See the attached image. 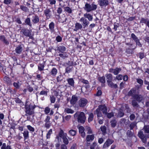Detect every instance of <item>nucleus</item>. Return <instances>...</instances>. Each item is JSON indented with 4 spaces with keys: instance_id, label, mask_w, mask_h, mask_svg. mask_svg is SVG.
Segmentation results:
<instances>
[{
    "instance_id": "obj_60",
    "label": "nucleus",
    "mask_w": 149,
    "mask_h": 149,
    "mask_svg": "<svg viewBox=\"0 0 149 149\" xmlns=\"http://www.w3.org/2000/svg\"><path fill=\"white\" fill-rule=\"evenodd\" d=\"M135 116L134 114H132L130 116V118L131 121L133 120L135 118Z\"/></svg>"
},
{
    "instance_id": "obj_53",
    "label": "nucleus",
    "mask_w": 149,
    "mask_h": 149,
    "mask_svg": "<svg viewBox=\"0 0 149 149\" xmlns=\"http://www.w3.org/2000/svg\"><path fill=\"white\" fill-rule=\"evenodd\" d=\"M131 36L132 38L135 42L137 41V40H138L139 39L138 38L134 33H132L131 34Z\"/></svg>"
},
{
    "instance_id": "obj_56",
    "label": "nucleus",
    "mask_w": 149,
    "mask_h": 149,
    "mask_svg": "<svg viewBox=\"0 0 149 149\" xmlns=\"http://www.w3.org/2000/svg\"><path fill=\"white\" fill-rule=\"evenodd\" d=\"M79 132L80 133L84 132V129L82 126H80L78 127Z\"/></svg>"
},
{
    "instance_id": "obj_34",
    "label": "nucleus",
    "mask_w": 149,
    "mask_h": 149,
    "mask_svg": "<svg viewBox=\"0 0 149 149\" xmlns=\"http://www.w3.org/2000/svg\"><path fill=\"white\" fill-rule=\"evenodd\" d=\"M145 133H149V125H145L143 129Z\"/></svg>"
},
{
    "instance_id": "obj_30",
    "label": "nucleus",
    "mask_w": 149,
    "mask_h": 149,
    "mask_svg": "<svg viewBox=\"0 0 149 149\" xmlns=\"http://www.w3.org/2000/svg\"><path fill=\"white\" fill-rule=\"evenodd\" d=\"M95 113L96 114L98 118L102 116V115L101 111L98 108L95 110Z\"/></svg>"
},
{
    "instance_id": "obj_5",
    "label": "nucleus",
    "mask_w": 149,
    "mask_h": 149,
    "mask_svg": "<svg viewBox=\"0 0 149 149\" xmlns=\"http://www.w3.org/2000/svg\"><path fill=\"white\" fill-rule=\"evenodd\" d=\"M87 100L84 98H81L78 102L79 106L81 107H85L88 103Z\"/></svg>"
},
{
    "instance_id": "obj_48",
    "label": "nucleus",
    "mask_w": 149,
    "mask_h": 149,
    "mask_svg": "<svg viewBox=\"0 0 149 149\" xmlns=\"http://www.w3.org/2000/svg\"><path fill=\"white\" fill-rule=\"evenodd\" d=\"M20 9L23 11L25 12H27L28 10V8L23 5H21L20 6Z\"/></svg>"
},
{
    "instance_id": "obj_14",
    "label": "nucleus",
    "mask_w": 149,
    "mask_h": 149,
    "mask_svg": "<svg viewBox=\"0 0 149 149\" xmlns=\"http://www.w3.org/2000/svg\"><path fill=\"white\" fill-rule=\"evenodd\" d=\"M113 142V140L111 139H107L103 145V148H106L107 147H108Z\"/></svg>"
},
{
    "instance_id": "obj_40",
    "label": "nucleus",
    "mask_w": 149,
    "mask_h": 149,
    "mask_svg": "<svg viewBox=\"0 0 149 149\" xmlns=\"http://www.w3.org/2000/svg\"><path fill=\"white\" fill-rule=\"evenodd\" d=\"M100 129L103 135H104L107 133L106 127L105 126L101 127Z\"/></svg>"
},
{
    "instance_id": "obj_21",
    "label": "nucleus",
    "mask_w": 149,
    "mask_h": 149,
    "mask_svg": "<svg viewBox=\"0 0 149 149\" xmlns=\"http://www.w3.org/2000/svg\"><path fill=\"white\" fill-rule=\"evenodd\" d=\"M105 76L106 78L107 82L112 80L113 76L110 73L107 74L105 75Z\"/></svg>"
},
{
    "instance_id": "obj_39",
    "label": "nucleus",
    "mask_w": 149,
    "mask_h": 149,
    "mask_svg": "<svg viewBox=\"0 0 149 149\" xmlns=\"http://www.w3.org/2000/svg\"><path fill=\"white\" fill-rule=\"evenodd\" d=\"M25 22L26 24L29 25L30 26H32V24L31 22L30 19L29 17H27L25 19Z\"/></svg>"
},
{
    "instance_id": "obj_7",
    "label": "nucleus",
    "mask_w": 149,
    "mask_h": 149,
    "mask_svg": "<svg viewBox=\"0 0 149 149\" xmlns=\"http://www.w3.org/2000/svg\"><path fill=\"white\" fill-rule=\"evenodd\" d=\"M121 70L120 68H116L115 69L111 68L109 69V72L113 73L115 75H117Z\"/></svg>"
},
{
    "instance_id": "obj_12",
    "label": "nucleus",
    "mask_w": 149,
    "mask_h": 149,
    "mask_svg": "<svg viewBox=\"0 0 149 149\" xmlns=\"http://www.w3.org/2000/svg\"><path fill=\"white\" fill-rule=\"evenodd\" d=\"M133 98L137 101L139 102L143 99V97L141 95L136 94L134 95Z\"/></svg>"
},
{
    "instance_id": "obj_11",
    "label": "nucleus",
    "mask_w": 149,
    "mask_h": 149,
    "mask_svg": "<svg viewBox=\"0 0 149 149\" xmlns=\"http://www.w3.org/2000/svg\"><path fill=\"white\" fill-rule=\"evenodd\" d=\"M98 108L102 111L103 114H107V107L105 105H101L99 106Z\"/></svg>"
},
{
    "instance_id": "obj_62",
    "label": "nucleus",
    "mask_w": 149,
    "mask_h": 149,
    "mask_svg": "<svg viewBox=\"0 0 149 149\" xmlns=\"http://www.w3.org/2000/svg\"><path fill=\"white\" fill-rule=\"evenodd\" d=\"M57 81L58 82L61 81L63 79V77L61 76V75L58 76L56 78Z\"/></svg>"
},
{
    "instance_id": "obj_35",
    "label": "nucleus",
    "mask_w": 149,
    "mask_h": 149,
    "mask_svg": "<svg viewBox=\"0 0 149 149\" xmlns=\"http://www.w3.org/2000/svg\"><path fill=\"white\" fill-rule=\"evenodd\" d=\"M13 84L14 87L16 89L19 88L21 85V84L19 81H17L16 82H14Z\"/></svg>"
},
{
    "instance_id": "obj_16",
    "label": "nucleus",
    "mask_w": 149,
    "mask_h": 149,
    "mask_svg": "<svg viewBox=\"0 0 149 149\" xmlns=\"http://www.w3.org/2000/svg\"><path fill=\"white\" fill-rule=\"evenodd\" d=\"M136 90L135 88H133L132 89L128 92V95L129 96H132L133 98L134 97V95L136 94Z\"/></svg>"
},
{
    "instance_id": "obj_2",
    "label": "nucleus",
    "mask_w": 149,
    "mask_h": 149,
    "mask_svg": "<svg viewBox=\"0 0 149 149\" xmlns=\"http://www.w3.org/2000/svg\"><path fill=\"white\" fill-rule=\"evenodd\" d=\"M36 106L33 104H30L29 105L26 104L25 105V115L27 116V115H31L34 114V109Z\"/></svg>"
},
{
    "instance_id": "obj_28",
    "label": "nucleus",
    "mask_w": 149,
    "mask_h": 149,
    "mask_svg": "<svg viewBox=\"0 0 149 149\" xmlns=\"http://www.w3.org/2000/svg\"><path fill=\"white\" fill-rule=\"evenodd\" d=\"M124 115V113L123 110L120 109L118 111V113L117 115V117L119 118L122 117Z\"/></svg>"
},
{
    "instance_id": "obj_24",
    "label": "nucleus",
    "mask_w": 149,
    "mask_h": 149,
    "mask_svg": "<svg viewBox=\"0 0 149 149\" xmlns=\"http://www.w3.org/2000/svg\"><path fill=\"white\" fill-rule=\"evenodd\" d=\"M94 138V134L88 135L87 136L86 139L87 141H90L93 140Z\"/></svg>"
},
{
    "instance_id": "obj_63",
    "label": "nucleus",
    "mask_w": 149,
    "mask_h": 149,
    "mask_svg": "<svg viewBox=\"0 0 149 149\" xmlns=\"http://www.w3.org/2000/svg\"><path fill=\"white\" fill-rule=\"evenodd\" d=\"M27 128L31 132H34V128L30 125L27 126Z\"/></svg>"
},
{
    "instance_id": "obj_10",
    "label": "nucleus",
    "mask_w": 149,
    "mask_h": 149,
    "mask_svg": "<svg viewBox=\"0 0 149 149\" xmlns=\"http://www.w3.org/2000/svg\"><path fill=\"white\" fill-rule=\"evenodd\" d=\"M99 5L100 6H106L108 5L109 2L108 0H99Z\"/></svg>"
},
{
    "instance_id": "obj_8",
    "label": "nucleus",
    "mask_w": 149,
    "mask_h": 149,
    "mask_svg": "<svg viewBox=\"0 0 149 149\" xmlns=\"http://www.w3.org/2000/svg\"><path fill=\"white\" fill-rule=\"evenodd\" d=\"M80 21L82 22V25L84 28L87 26L89 23V21L85 17H81L80 19Z\"/></svg>"
},
{
    "instance_id": "obj_41",
    "label": "nucleus",
    "mask_w": 149,
    "mask_h": 149,
    "mask_svg": "<svg viewBox=\"0 0 149 149\" xmlns=\"http://www.w3.org/2000/svg\"><path fill=\"white\" fill-rule=\"evenodd\" d=\"M98 79L99 81L102 83L104 84L105 82V79L104 76L99 77Z\"/></svg>"
},
{
    "instance_id": "obj_6",
    "label": "nucleus",
    "mask_w": 149,
    "mask_h": 149,
    "mask_svg": "<svg viewBox=\"0 0 149 149\" xmlns=\"http://www.w3.org/2000/svg\"><path fill=\"white\" fill-rule=\"evenodd\" d=\"M23 45H19L17 46L15 50V51L16 53L20 54L23 51Z\"/></svg>"
},
{
    "instance_id": "obj_49",
    "label": "nucleus",
    "mask_w": 149,
    "mask_h": 149,
    "mask_svg": "<svg viewBox=\"0 0 149 149\" xmlns=\"http://www.w3.org/2000/svg\"><path fill=\"white\" fill-rule=\"evenodd\" d=\"M65 10L67 12L71 13L72 12V10L71 8L69 7H65Z\"/></svg>"
},
{
    "instance_id": "obj_13",
    "label": "nucleus",
    "mask_w": 149,
    "mask_h": 149,
    "mask_svg": "<svg viewBox=\"0 0 149 149\" xmlns=\"http://www.w3.org/2000/svg\"><path fill=\"white\" fill-rule=\"evenodd\" d=\"M77 100V97L75 95H73L70 101V103L71 104L74 105L76 104Z\"/></svg>"
},
{
    "instance_id": "obj_43",
    "label": "nucleus",
    "mask_w": 149,
    "mask_h": 149,
    "mask_svg": "<svg viewBox=\"0 0 149 149\" xmlns=\"http://www.w3.org/2000/svg\"><path fill=\"white\" fill-rule=\"evenodd\" d=\"M1 149H11V148L10 146L8 145L6 146V144L3 143L1 148Z\"/></svg>"
},
{
    "instance_id": "obj_29",
    "label": "nucleus",
    "mask_w": 149,
    "mask_h": 149,
    "mask_svg": "<svg viewBox=\"0 0 149 149\" xmlns=\"http://www.w3.org/2000/svg\"><path fill=\"white\" fill-rule=\"evenodd\" d=\"M132 104L133 106L134 107L138 108L139 107L136 101L135 100H133L132 101Z\"/></svg>"
},
{
    "instance_id": "obj_42",
    "label": "nucleus",
    "mask_w": 149,
    "mask_h": 149,
    "mask_svg": "<svg viewBox=\"0 0 149 149\" xmlns=\"http://www.w3.org/2000/svg\"><path fill=\"white\" fill-rule=\"evenodd\" d=\"M65 112L69 113H74V111L70 109L66 108L65 109Z\"/></svg>"
},
{
    "instance_id": "obj_61",
    "label": "nucleus",
    "mask_w": 149,
    "mask_h": 149,
    "mask_svg": "<svg viewBox=\"0 0 149 149\" xmlns=\"http://www.w3.org/2000/svg\"><path fill=\"white\" fill-rule=\"evenodd\" d=\"M107 117L110 118H111V117L113 116V113L112 112H111L109 113H107Z\"/></svg>"
},
{
    "instance_id": "obj_3",
    "label": "nucleus",
    "mask_w": 149,
    "mask_h": 149,
    "mask_svg": "<svg viewBox=\"0 0 149 149\" xmlns=\"http://www.w3.org/2000/svg\"><path fill=\"white\" fill-rule=\"evenodd\" d=\"M97 8V5L93 3L90 4L88 3H86L85 4L84 9L86 12H89L95 10Z\"/></svg>"
},
{
    "instance_id": "obj_1",
    "label": "nucleus",
    "mask_w": 149,
    "mask_h": 149,
    "mask_svg": "<svg viewBox=\"0 0 149 149\" xmlns=\"http://www.w3.org/2000/svg\"><path fill=\"white\" fill-rule=\"evenodd\" d=\"M74 116L75 119H77L78 122L82 123H84L86 119L85 114L82 112L77 111L74 114Z\"/></svg>"
},
{
    "instance_id": "obj_51",
    "label": "nucleus",
    "mask_w": 149,
    "mask_h": 149,
    "mask_svg": "<svg viewBox=\"0 0 149 149\" xmlns=\"http://www.w3.org/2000/svg\"><path fill=\"white\" fill-rule=\"evenodd\" d=\"M127 135L129 137H131L133 135V132L130 130H128L126 132Z\"/></svg>"
},
{
    "instance_id": "obj_4",
    "label": "nucleus",
    "mask_w": 149,
    "mask_h": 149,
    "mask_svg": "<svg viewBox=\"0 0 149 149\" xmlns=\"http://www.w3.org/2000/svg\"><path fill=\"white\" fill-rule=\"evenodd\" d=\"M138 136L141 139L142 142L146 144L147 143V139L149 138V134L144 135L143 131H139L138 134Z\"/></svg>"
},
{
    "instance_id": "obj_18",
    "label": "nucleus",
    "mask_w": 149,
    "mask_h": 149,
    "mask_svg": "<svg viewBox=\"0 0 149 149\" xmlns=\"http://www.w3.org/2000/svg\"><path fill=\"white\" fill-rule=\"evenodd\" d=\"M0 40L6 45H8L9 43L8 41L6 38L4 36H0Z\"/></svg>"
},
{
    "instance_id": "obj_17",
    "label": "nucleus",
    "mask_w": 149,
    "mask_h": 149,
    "mask_svg": "<svg viewBox=\"0 0 149 149\" xmlns=\"http://www.w3.org/2000/svg\"><path fill=\"white\" fill-rule=\"evenodd\" d=\"M31 20L33 24H36L38 23L39 21L38 16L36 15L33 16Z\"/></svg>"
},
{
    "instance_id": "obj_20",
    "label": "nucleus",
    "mask_w": 149,
    "mask_h": 149,
    "mask_svg": "<svg viewBox=\"0 0 149 149\" xmlns=\"http://www.w3.org/2000/svg\"><path fill=\"white\" fill-rule=\"evenodd\" d=\"M82 25L79 23H77L75 24V28L74 31H77L78 30L81 29L82 28Z\"/></svg>"
},
{
    "instance_id": "obj_32",
    "label": "nucleus",
    "mask_w": 149,
    "mask_h": 149,
    "mask_svg": "<svg viewBox=\"0 0 149 149\" xmlns=\"http://www.w3.org/2000/svg\"><path fill=\"white\" fill-rule=\"evenodd\" d=\"M51 11L49 9H47L44 11V13L45 15L48 18H49L50 17V15L49 14V13Z\"/></svg>"
},
{
    "instance_id": "obj_59",
    "label": "nucleus",
    "mask_w": 149,
    "mask_h": 149,
    "mask_svg": "<svg viewBox=\"0 0 149 149\" xmlns=\"http://www.w3.org/2000/svg\"><path fill=\"white\" fill-rule=\"evenodd\" d=\"M47 91H42L40 92L39 94L40 95H42L47 96Z\"/></svg>"
},
{
    "instance_id": "obj_25",
    "label": "nucleus",
    "mask_w": 149,
    "mask_h": 149,
    "mask_svg": "<svg viewBox=\"0 0 149 149\" xmlns=\"http://www.w3.org/2000/svg\"><path fill=\"white\" fill-rule=\"evenodd\" d=\"M49 27L51 33L53 32L54 31V22H52L50 23L49 24Z\"/></svg>"
},
{
    "instance_id": "obj_33",
    "label": "nucleus",
    "mask_w": 149,
    "mask_h": 149,
    "mask_svg": "<svg viewBox=\"0 0 149 149\" xmlns=\"http://www.w3.org/2000/svg\"><path fill=\"white\" fill-rule=\"evenodd\" d=\"M3 80L8 84H10L11 83V79L8 77L5 76L3 78Z\"/></svg>"
},
{
    "instance_id": "obj_9",
    "label": "nucleus",
    "mask_w": 149,
    "mask_h": 149,
    "mask_svg": "<svg viewBox=\"0 0 149 149\" xmlns=\"http://www.w3.org/2000/svg\"><path fill=\"white\" fill-rule=\"evenodd\" d=\"M22 33L26 36L29 37L30 38L31 37V32L29 30L26 29H22L21 31Z\"/></svg>"
},
{
    "instance_id": "obj_55",
    "label": "nucleus",
    "mask_w": 149,
    "mask_h": 149,
    "mask_svg": "<svg viewBox=\"0 0 149 149\" xmlns=\"http://www.w3.org/2000/svg\"><path fill=\"white\" fill-rule=\"evenodd\" d=\"M56 98L53 95L50 96V100L51 103H54L55 102Z\"/></svg>"
},
{
    "instance_id": "obj_44",
    "label": "nucleus",
    "mask_w": 149,
    "mask_h": 149,
    "mask_svg": "<svg viewBox=\"0 0 149 149\" xmlns=\"http://www.w3.org/2000/svg\"><path fill=\"white\" fill-rule=\"evenodd\" d=\"M94 116L93 113H90L89 115L88 119V122L90 123L92 121L93 118Z\"/></svg>"
},
{
    "instance_id": "obj_15",
    "label": "nucleus",
    "mask_w": 149,
    "mask_h": 149,
    "mask_svg": "<svg viewBox=\"0 0 149 149\" xmlns=\"http://www.w3.org/2000/svg\"><path fill=\"white\" fill-rule=\"evenodd\" d=\"M140 23L145 24L146 26L149 28V19H148L141 18Z\"/></svg>"
},
{
    "instance_id": "obj_47",
    "label": "nucleus",
    "mask_w": 149,
    "mask_h": 149,
    "mask_svg": "<svg viewBox=\"0 0 149 149\" xmlns=\"http://www.w3.org/2000/svg\"><path fill=\"white\" fill-rule=\"evenodd\" d=\"M44 67V64L43 63L40 64L38 65V69L40 71L43 70Z\"/></svg>"
},
{
    "instance_id": "obj_31",
    "label": "nucleus",
    "mask_w": 149,
    "mask_h": 149,
    "mask_svg": "<svg viewBox=\"0 0 149 149\" xmlns=\"http://www.w3.org/2000/svg\"><path fill=\"white\" fill-rule=\"evenodd\" d=\"M77 131L76 130H70L68 132V134L70 136H74L76 134Z\"/></svg>"
},
{
    "instance_id": "obj_52",
    "label": "nucleus",
    "mask_w": 149,
    "mask_h": 149,
    "mask_svg": "<svg viewBox=\"0 0 149 149\" xmlns=\"http://www.w3.org/2000/svg\"><path fill=\"white\" fill-rule=\"evenodd\" d=\"M86 130L88 131V134H91L92 133V131L91 130L90 127L88 126H86Z\"/></svg>"
},
{
    "instance_id": "obj_26",
    "label": "nucleus",
    "mask_w": 149,
    "mask_h": 149,
    "mask_svg": "<svg viewBox=\"0 0 149 149\" xmlns=\"http://www.w3.org/2000/svg\"><path fill=\"white\" fill-rule=\"evenodd\" d=\"M24 140L27 139L29 138V132L27 130H25L23 133Z\"/></svg>"
},
{
    "instance_id": "obj_45",
    "label": "nucleus",
    "mask_w": 149,
    "mask_h": 149,
    "mask_svg": "<svg viewBox=\"0 0 149 149\" xmlns=\"http://www.w3.org/2000/svg\"><path fill=\"white\" fill-rule=\"evenodd\" d=\"M67 136H65L62 137L63 142L65 144L67 145L68 144L69 142L68 139L66 137Z\"/></svg>"
},
{
    "instance_id": "obj_46",
    "label": "nucleus",
    "mask_w": 149,
    "mask_h": 149,
    "mask_svg": "<svg viewBox=\"0 0 149 149\" xmlns=\"http://www.w3.org/2000/svg\"><path fill=\"white\" fill-rule=\"evenodd\" d=\"M111 126L112 127H114L116 125L117 121L116 120H113L111 121Z\"/></svg>"
},
{
    "instance_id": "obj_23",
    "label": "nucleus",
    "mask_w": 149,
    "mask_h": 149,
    "mask_svg": "<svg viewBox=\"0 0 149 149\" xmlns=\"http://www.w3.org/2000/svg\"><path fill=\"white\" fill-rule=\"evenodd\" d=\"M112 81H109L107 82L108 86L111 88H116L118 87L117 85L116 84H114L113 83Z\"/></svg>"
},
{
    "instance_id": "obj_57",
    "label": "nucleus",
    "mask_w": 149,
    "mask_h": 149,
    "mask_svg": "<svg viewBox=\"0 0 149 149\" xmlns=\"http://www.w3.org/2000/svg\"><path fill=\"white\" fill-rule=\"evenodd\" d=\"M59 56L63 59L68 57V56H66V54H59Z\"/></svg>"
},
{
    "instance_id": "obj_27",
    "label": "nucleus",
    "mask_w": 149,
    "mask_h": 149,
    "mask_svg": "<svg viewBox=\"0 0 149 149\" xmlns=\"http://www.w3.org/2000/svg\"><path fill=\"white\" fill-rule=\"evenodd\" d=\"M136 124L137 123L136 122L134 121L132 122L129 125L130 130H132L135 127H136Z\"/></svg>"
},
{
    "instance_id": "obj_50",
    "label": "nucleus",
    "mask_w": 149,
    "mask_h": 149,
    "mask_svg": "<svg viewBox=\"0 0 149 149\" xmlns=\"http://www.w3.org/2000/svg\"><path fill=\"white\" fill-rule=\"evenodd\" d=\"M57 72V70L55 68H53L51 71V74L53 76H55Z\"/></svg>"
},
{
    "instance_id": "obj_22",
    "label": "nucleus",
    "mask_w": 149,
    "mask_h": 149,
    "mask_svg": "<svg viewBox=\"0 0 149 149\" xmlns=\"http://www.w3.org/2000/svg\"><path fill=\"white\" fill-rule=\"evenodd\" d=\"M66 49V48L65 46L61 45L58 47L57 50L63 53L65 51Z\"/></svg>"
},
{
    "instance_id": "obj_37",
    "label": "nucleus",
    "mask_w": 149,
    "mask_h": 149,
    "mask_svg": "<svg viewBox=\"0 0 149 149\" xmlns=\"http://www.w3.org/2000/svg\"><path fill=\"white\" fill-rule=\"evenodd\" d=\"M68 83L69 85L72 86H74V82L72 78H70L68 80Z\"/></svg>"
},
{
    "instance_id": "obj_64",
    "label": "nucleus",
    "mask_w": 149,
    "mask_h": 149,
    "mask_svg": "<svg viewBox=\"0 0 149 149\" xmlns=\"http://www.w3.org/2000/svg\"><path fill=\"white\" fill-rule=\"evenodd\" d=\"M50 111V108L48 107H46L45 109V112L46 114H48Z\"/></svg>"
},
{
    "instance_id": "obj_54",
    "label": "nucleus",
    "mask_w": 149,
    "mask_h": 149,
    "mask_svg": "<svg viewBox=\"0 0 149 149\" xmlns=\"http://www.w3.org/2000/svg\"><path fill=\"white\" fill-rule=\"evenodd\" d=\"M52 130L51 129H50L49 131H48V132L47 133V139H49L50 138V135L52 133Z\"/></svg>"
},
{
    "instance_id": "obj_36",
    "label": "nucleus",
    "mask_w": 149,
    "mask_h": 149,
    "mask_svg": "<svg viewBox=\"0 0 149 149\" xmlns=\"http://www.w3.org/2000/svg\"><path fill=\"white\" fill-rule=\"evenodd\" d=\"M58 136L61 138H62L64 136H67V134L65 133H64L63 130H61L60 132L58 133Z\"/></svg>"
},
{
    "instance_id": "obj_38",
    "label": "nucleus",
    "mask_w": 149,
    "mask_h": 149,
    "mask_svg": "<svg viewBox=\"0 0 149 149\" xmlns=\"http://www.w3.org/2000/svg\"><path fill=\"white\" fill-rule=\"evenodd\" d=\"M97 143L95 142H94L90 146V149H99L97 148Z\"/></svg>"
},
{
    "instance_id": "obj_19",
    "label": "nucleus",
    "mask_w": 149,
    "mask_h": 149,
    "mask_svg": "<svg viewBox=\"0 0 149 149\" xmlns=\"http://www.w3.org/2000/svg\"><path fill=\"white\" fill-rule=\"evenodd\" d=\"M84 16L85 18H87L89 21H92L93 20V15L90 13H86L84 14Z\"/></svg>"
},
{
    "instance_id": "obj_58",
    "label": "nucleus",
    "mask_w": 149,
    "mask_h": 149,
    "mask_svg": "<svg viewBox=\"0 0 149 149\" xmlns=\"http://www.w3.org/2000/svg\"><path fill=\"white\" fill-rule=\"evenodd\" d=\"M137 82L141 86L143 84V81L140 79H136Z\"/></svg>"
}]
</instances>
